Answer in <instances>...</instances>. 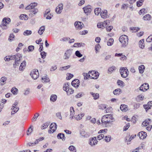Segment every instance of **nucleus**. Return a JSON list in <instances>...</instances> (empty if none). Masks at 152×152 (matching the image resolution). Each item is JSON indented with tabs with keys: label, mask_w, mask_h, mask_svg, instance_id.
<instances>
[{
	"label": "nucleus",
	"mask_w": 152,
	"mask_h": 152,
	"mask_svg": "<svg viewBox=\"0 0 152 152\" xmlns=\"http://www.w3.org/2000/svg\"><path fill=\"white\" fill-rule=\"evenodd\" d=\"M45 30V26H42L40 27L38 31V33L40 35H42Z\"/></svg>",
	"instance_id": "obj_23"
},
{
	"label": "nucleus",
	"mask_w": 152,
	"mask_h": 152,
	"mask_svg": "<svg viewBox=\"0 0 152 152\" xmlns=\"http://www.w3.org/2000/svg\"><path fill=\"white\" fill-rule=\"evenodd\" d=\"M26 62L25 61H23L19 67V70H23L24 68L23 67L26 65Z\"/></svg>",
	"instance_id": "obj_38"
},
{
	"label": "nucleus",
	"mask_w": 152,
	"mask_h": 152,
	"mask_svg": "<svg viewBox=\"0 0 152 152\" xmlns=\"http://www.w3.org/2000/svg\"><path fill=\"white\" fill-rule=\"evenodd\" d=\"M130 30H132L133 32H136L138 31V30H139L140 29V28L138 27H131L130 28Z\"/></svg>",
	"instance_id": "obj_41"
},
{
	"label": "nucleus",
	"mask_w": 152,
	"mask_h": 152,
	"mask_svg": "<svg viewBox=\"0 0 152 152\" xmlns=\"http://www.w3.org/2000/svg\"><path fill=\"white\" fill-rule=\"evenodd\" d=\"M37 4L35 2L31 3L29 4V17L33 16L36 13L38 10L35 7L37 6Z\"/></svg>",
	"instance_id": "obj_2"
},
{
	"label": "nucleus",
	"mask_w": 152,
	"mask_h": 152,
	"mask_svg": "<svg viewBox=\"0 0 152 152\" xmlns=\"http://www.w3.org/2000/svg\"><path fill=\"white\" fill-rule=\"evenodd\" d=\"M69 89L68 83H65L64 85L63 90L66 92Z\"/></svg>",
	"instance_id": "obj_39"
},
{
	"label": "nucleus",
	"mask_w": 152,
	"mask_h": 152,
	"mask_svg": "<svg viewBox=\"0 0 152 152\" xmlns=\"http://www.w3.org/2000/svg\"><path fill=\"white\" fill-rule=\"evenodd\" d=\"M117 83L119 86H122L124 83L122 81L118 80L117 81Z\"/></svg>",
	"instance_id": "obj_64"
},
{
	"label": "nucleus",
	"mask_w": 152,
	"mask_h": 152,
	"mask_svg": "<svg viewBox=\"0 0 152 152\" xmlns=\"http://www.w3.org/2000/svg\"><path fill=\"white\" fill-rule=\"evenodd\" d=\"M72 53V51L70 49L66 50L64 56V58L65 60L68 59Z\"/></svg>",
	"instance_id": "obj_8"
},
{
	"label": "nucleus",
	"mask_w": 152,
	"mask_h": 152,
	"mask_svg": "<svg viewBox=\"0 0 152 152\" xmlns=\"http://www.w3.org/2000/svg\"><path fill=\"white\" fill-rule=\"evenodd\" d=\"M152 41V35L149 36L146 39L147 42H150Z\"/></svg>",
	"instance_id": "obj_58"
},
{
	"label": "nucleus",
	"mask_w": 152,
	"mask_h": 152,
	"mask_svg": "<svg viewBox=\"0 0 152 152\" xmlns=\"http://www.w3.org/2000/svg\"><path fill=\"white\" fill-rule=\"evenodd\" d=\"M151 122V120L150 119H148L145 120V121L143 122L142 123V125L144 126H146L148 125V124Z\"/></svg>",
	"instance_id": "obj_21"
},
{
	"label": "nucleus",
	"mask_w": 152,
	"mask_h": 152,
	"mask_svg": "<svg viewBox=\"0 0 152 152\" xmlns=\"http://www.w3.org/2000/svg\"><path fill=\"white\" fill-rule=\"evenodd\" d=\"M142 2L140 1H138L137 2V7H140L142 5Z\"/></svg>",
	"instance_id": "obj_63"
},
{
	"label": "nucleus",
	"mask_w": 152,
	"mask_h": 152,
	"mask_svg": "<svg viewBox=\"0 0 152 152\" xmlns=\"http://www.w3.org/2000/svg\"><path fill=\"white\" fill-rule=\"evenodd\" d=\"M88 31L87 30H84L82 31H80L79 34L80 35H83L87 34Z\"/></svg>",
	"instance_id": "obj_62"
},
{
	"label": "nucleus",
	"mask_w": 152,
	"mask_h": 152,
	"mask_svg": "<svg viewBox=\"0 0 152 152\" xmlns=\"http://www.w3.org/2000/svg\"><path fill=\"white\" fill-rule=\"evenodd\" d=\"M151 15L149 14H146L143 17V19L145 20H149L151 19Z\"/></svg>",
	"instance_id": "obj_31"
},
{
	"label": "nucleus",
	"mask_w": 152,
	"mask_h": 152,
	"mask_svg": "<svg viewBox=\"0 0 152 152\" xmlns=\"http://www.w3.org/2000/svg\"><path fill=\"white\" fill-rule=\"evenodd\" d=\"M57 127V125L54 123L51 124L50 126V128L52 130H53V132H55L56 129Z\"/></svg>",
	"instance_id": "obj_17"
},
{
	"label": "nucleus",
	"mask_w": 152,
	"mask_h": 152,
	"mask_svg": "<svg viewBox=\"0 0 152 152\" xmlns=\"http://www.w3.org/2000/svg\"><path fill=\"white\" fill-rule=\"evenodd\" d=\"M99 109L102 110H104L106 108L105 105L102 104L99 105Z\"/></svg>",
	"instance_id": "obj_52"
},
{
	"label": "nucleus",
	"mask_w": 152,
	"mask_h": 152,
	"mask_svg": "<svg viewBox=\"0 0 152 152\" xmlns=\"http://www.w3.org/2000/svg\"><path fill=\"white\" fill-rule=\"evenodd\" d=\"M57 96L55 94L51 95L50 97V100L53 102H55L57 100Z\"/></svg>",
	"instance_id": "obj_29"
},
{
	"label": "nucleus",
	"mask_w": 152,
	"mask_h": 152,
	"mask_svg": "<svg viewBox=\"0 0 152 152\" xmlns=\"http://www.w3.org/2000/svg\"><path fill=\"white\" fill-rule=\"evenodd\" d=\"M50 12V9H47L46 10L44 13V17L46 16Z\"/></svg>",
	"instance_id": "obj_60"
},
{
	"label": "nucleus",
	"mask_w": 152,
	"mask_h": 152,
	"mask_svg": "<svg viewBox=\"0 0 152 152\" xmlns=\"http://www.w3.org/2000/svg\"><path fill=\"white\" fill-rule=\"evenodd\" d=\"M144 98V96L142 95L138 96L136 98V101L137 102H140L142 101Z\"/></svg>",
	"instance_id": "obj_24"
},
{
	"label": "nucleus",
	"mask_w": 152,
	"mask_h": 152,
	"mask_svg": "<svg viewBox=\"0 0 152 152\" xmlns=\"http://www.w3.org/2000/svg\"><path fill=\"white\" fill-rule=\"evenodd\" d=\"M106 28V30L107 31L110 32L113 28V27L112 26H110L108 27H107L106 26H105Z\"/></svg>",
	"instance_id": "obj_61"
},
{
	"label": "nucleus",
	"mask_w": 152,
	"mask_h": 152,
	"mask_svg": "<svg viewBox=\"0 0 152 152\" xmlns=\"http://www.w3.org/2000/svg\"><path fill=\"white\" fill-rule=\"evenodd\" d=\"M113 39L112 38H110L107 42V45L109 46H111L113 44Z\"/></svg>",
	"instance_id": "obj_35"
},
{
	"label": "nucleus",
	"mask_w": 152,
	"mask_h": 152,
	"mask_svg": "<svg viewBox=\"0 0 152 152\" xmlns=\"http://www.w3.org/2000/svg\"><path fill=\"white\" fill-rule=\"evenodd\" d=\"M127 106L125 104H121L120 107V109L123 111H126L128 109H127Z\"/></svg>",
	"instance_id": "obj_27"
},
{
	"label": "nucleus",
	"mask_w": 152,
	"mask_h": 152,
	"mask_svg": "<svg viewBox=\"0 0 152 152\" xmlns=\"http://www.w3.org/2000/svg\"><path fill=\"white\" fill-rule=\"evenodd\" d=\"M97 142V140H96V137H94L90 138L89 144L91 146H93L96 145Z\"/></svg>",
	"instance_id": "obj_10"
},
{
	"label": "nucleus",
	"mask_w": 152,
	"mask_h": 152,
	"mask_svg": "<svg viewBox=\"0 0 152 152\" xmlns=\"http://www.w3.org/2000/svg\"><path fill=\"white\" fill-rule=\"evenodd\" d=\"M71 84L75 87L77 88L80 85V81L78 79H75L72 81Z\"/></svg>",
	"instance_id": "obj_12"
},
{
	"label": "nucleus",
	"mask_w": 152,
	"mask_h": 152,
	"mask_svg": "<svg viewBox=\"0 0 152 152\" xmlns=\"http://www.w3.org/2000/svg\"><path fill=\"white\" fill-rule=\"evenodd\" d=\"M11 91L13 94L16 95L18 94V89L15 87H13L12 88Z\"/></svg>",
	"instance_id": "obj_33"
},
{
	"label": "nucleus",
	"mask_w": 152,
	"mask_h": 152,
	"mask_svg": "<svg viewBox=\"0 0 152 152\" xmlns=\"http://www.w3.org/2000/svg\"><path fill=\"white\" fill-rule=\"evenodd\" d=\"M89 73L91 75V78L95 79H96L98 78L99 74L98 72L95 71H90Z\"/></svg>",
	"instance_id": "obj_7"
},
{
	"label": "nucleus",
	"mask_w": 152,
	"mask_h": 152,
	"mask_svg": "<svg viewBox=\"0 0 152 152\" xmlns=\"http://www.w3.org/2000/svg\"><path fill=\"white\" fill-rule=\"evenodd\" d=\"M143 107L145 108L146 111H147L149 109L151 108V107H152V101L148 102V103L147 105H144Z\"/></svg>",
	"instance_id": "obj_16"
},
{
	"label": "nucleus",
	"mask_w": 152,
	"mask_h": 152,
	"mask_svg": "<svg viewBox=\"0 0 152 152\" xmlns=\"http://www.w3.org/2000/svg\"><path fill=\"white\" fill-rule=\"evenodd\" d=\"M46 54L47 53L44 51L41 52L40 54L42 58L43 59H44L46 56Z\"/></svg>",
	"instance_id": "obj_53"
},
{
	"label": "nucleus",
	"mask_w": 152,
	"mask_h": 152,
	"mask_svg": "<svg viewBox=\"0 0 152 152\" xmlns=\"http://www.w3.org/2000/svg\"><path fill=\"white\" fill-rule=\"evenodd\" d=\"M61 114V112H58L56 114V117L60 120H61L62 119V117Z\"/></svg>",
	"instance_id": "obj_50"
},
{
	"label": "nucleus",
	"mask_w": 152,
	"mask_h": 152,
	"mask_svg": "<svg viewBox=\"0 0 152 152\" xmlns=\"http://www.w3.org/2000/svg\"><path fill=\"white\" fill-rule=\"evenodd\" d=\"M20 56L19 53H17L15 55L10 56V60H15V58H16V56Z\"/></svg>",
	"instance_id": "obj_45"
},
{
	"label": "nucleus",
	"mask_w": 152,
	"mask_h": 152,
	"mask_svg": "<svg viewBox=\"0 0 152 152\" xmlns=\"http://www.w3.org/2000/svg\"><path fill=\"white\" fill-rule=\"evenodd\" d=\"M128 36L125 35H122L119 38V40L122 44V47H126L128 45Z\"/></svg>",
	"instance_id": "obj_3"
},
{
	"label": "nucleus",
	"mask_w": 152,
	"mask_h": 152,
	"mask_svg": "<svg viewBox=\"0 0 152 152\" xmlns=\"http://www.w3.org/2000/svg\"><path fill=\"white\" fill-rule=\"evenodd\" d=\"M145 69V67L143 65L140 66L138 67V69L139 73L141 74H142L144 72V70Z\"/></svg>",
	"instance_id": "obj_26"
},
{
	"label": "nucleus",
	"mask_w": 152,
	"mask_h": 152,
	"mask_svg": "<svg viewBox=\"0 0 152 152\" xmlns=\"http://www.w3.org/2000/svg\"><path fill=\"white\" fill-rule=\"evenodd\" d=\"M30 75L33 79H36L39 76L38 70L37 69L33 70L30 73Z\"/></svg>",
	"instance_id": "obj_6"
},
{
	"label": "nucleus",
	"mask_w": 152,
	"mask_h": 152,
	"mask_svg": "<svg viewBox=\"0 0 152 152\" xmlns=\"http://www.w3.org/2000/svg\"><path fill=\"white\" fill-rule=\"evenodd\" d=\"M83 9L84 10V12L87 15H88V14L90 13L92 10L91 6L90 5H88L83 7Z\"/></svg>",
	"instance_id": "obj_14"
},
{
	"label": "nucleus",
	"mask_w": 152,
	"mask_h": 152,
	"mask_svg": "<svg viewBox=\"0 0 152 152\" xmlns=\"http://www.w3.org/2000/svg\"><path fill=\"white\" fill-rule=\"evenodd\" d=\"M74 90L72 88H69L68 90L66 91L67 94L68 95H70L74 93Z\"/></svg>",
	"instance_id": "obj_43"
},
{
	"label": "nucleus",
	"mask_w": 152,
	"mask_h": 152,
	"mask_svg": "<svg viewBox=\"0 0 152 152\" xmlns=\"http://www.w3.org/2000/svg\"><path fill=\"white\" fill-rule=\"evenodd\" d=\"M101 9L100 8H97L95 9L94 10V13L95 14L98 15L101 12Z\"/></svg>",
	"instance_id": "obj_34"
},
{
	"label": "nucleus",
	"mask_w": 152,
	"mask_h": 152,
	"mask_svg": "<svg viewBox=\"0 0 152 152\" xmlns=\"http://www.w3.org/2000/svg\"><path fill=\"white\" fill-rule=\"evenodd\" d=\"M107 11L106 10H105L102 11L100 14L102 18H106L107 16Z\"/></svg>",
	"instance_id": "obj_20"
},
{
	"label": "nucleus",
	"mask_w": 152,
	"mask_h": 152,
	"mask_svg": "<svg viewBox=\"0 0 152 152\" xmlns=\"http://www.w3.org/2000/svg\"><path fill=\"white\" fill-rule=\"evenodd\" d=\"M84 114L83 113H81L79 115H78L76 117H75L76 120H79L81 119L84 116Z\"/></svg>",
	"instance_id": "obj_36"
},
{
	"label": "nucleus",
	"mask_w": 152,
	"mask_h": 152,
	"mask_svg": "<svg viewBox=\"0 0 152 152\" xmlns=\"http://www.w3.org/2000/svg\"><path fill=\"white\" fill-rule=\"evenodd\" d=\"M80 135L84 137H87L88 135L86 134V133L83 130H82L80 132Z\"/></svg>",
	"instance_id": "obj_44"
},
{
	"label": "nucleus",
	"mask_w": 152,
	"mask_h": 152,
	"mask_svg": "<svg viewBox=\"0 0 152 152\" xmlns=\"http://www.w3.org/2000/svg\"><path fill=\"white\" fill-rule=\"evenodd\" d=\"M149 86L147 83H145L140 86L139 90L142 91H145L148 89Z\"/></svg>",
	"instance_id": "obj_9"
},
{
	"label": "nucleus",
	"mask_w": 152,
	"mask_h": 152,
	"mask_svg": "<svg viewBox=\"0 0 152 152\" xmlns=\"http://www.w3.org/2000/svg\"><path fill=\"white\" fill-rule=\"evenodd\" d=\"M139 47L142 48H143L145 47V44H144V39H142L139 41Z\"/></svg>",
	"instance_id": "obj_25"
},
{
	"label": "nucleus",
	"mask_w": 152,
	"mask_h": 152,
	"mask_svg": "<svg viewBox=\"0 0 152 152\" xmlns=\"http://www.w3.org/2000/svg\"><path fill=\"white\" fill-rule=\"evenodd\" d=\"M50 123L48 122H46L44 123L41 126V128L42 129H44L47 128L48 125H49Z\"/></svg>",
	"instance_id": "obj_37"
},
{
	"label": "nucleus",
	"mask_w": 152,
	"mask_h": 152,
	"mask_svg": "<svg viewBox=\"0 0 152 152\" xmlns=\"http://www.w3.org/2000/svg\"><path fill=\"white\" fill-rule=\"evenodd\" d=\"M10 22V18H4L3 19L1 24L0 27L3 29H6L7 28V25Z\"/></svg>",
	"instance_id": "obj_4"
},
{
	"label": "nucleus",
	"mask_w": 152,
	"mask_h": 152,
	"mask_svg": "<svg viewBox=\"0 0 152 152\" xmlns=\"http://www.w3.org/2000/svg\"><path fill=\"white\" fill-rule=\"evenodd\" d=\"M90 93L94 97V99H97L99 97V94L98 93L94 94L92 92H91Z\"/></svg>",
	"instance_id": "obj_40"
},
{
	"label": "nucleus",
	"mask_w": 152,
	"mask_h": 152,
	"mask_svg": "<svg viewBox=\"0 0 152 152\" xmlns=\"http://www.w3.org/2000/svg\"><path fill=\"white\" fill-rule=\"evenodd\" d=\"M15 36L13 34H11L9 36V41H11L13 40Z\"/></svg>",
	"instance_id": "obj_56"
},
{
	"label": "nucleus",
	"mask_w": 152,
	"mask_h": 152,
	"mask_svg": "<svg viewBox=\"0 0 152 152\" xmlns=\"http://www.w3.org/2000/svg\"><path fill=\"white\" fill-rule=\"evenodd\" d=\"M120 73L122 77L125 78L129 74L128 69L125 67L121 68L120 69Z\"/></svg>",
	"instance_id": "obj_5"
},
{
	"label": "nucleus",
	"mask_w": 152,
	"mask_h": 152,
	"mask_svg": "<svg viewBox=\"0 0 152 152\" xmlns=\"http://www.w3.org/2000/svg\"><path fill=\"white\" fill-rule=\"evenodd\" d=\"M111 138V137L110 136L108 135V136H106L105 137L104 140L106 142H108L110 141Z\"/></svg>",
	"instance_id": "obj_46"
},
{
	"label": "nucleus",
	"mask_w": 152,
	"mask_h": 152,
	"mask_svg": "<svg viewBox=\"0 0 152 152\" xmlns=\"http://www.w3.org/2000/svg\"><path fill=\"white\" fill-rule=\"evenodd\" d=\"M22 57L21 54H20V56H16V58H15V64H16L17 62H18L20 60V58Z\"/></svg>",
	"instance_id": "obj_55"
},
{
	"label": "nucleus",
	"mask_w": 152,
	"mask_h": 152,
	"mask_svg": "<svg viewBox=\"0 0 152 152\" xmlns=\"http://www.w3.org/2000/svg\"><path fill=\"white\" fill-rule=\"evenodd\" d=\"M114 118L110 114L106 115L103 116L101 119L102 124L105 127H109L112 122L114 121Z\"/></svg>",
	"instance_id": "obj_1"
},
{
	"label": "nucleus",
	"mask_w": 152,
	"mask_h": 152,
	"mask_svg": "<svg viewBox=\"0 0 152 152\" xmlns=\"http://www.w3.org/2000/svg\"><path fill=\"white\" fill-rule=\"evenodd\" d=\"M7 80V78L5 77H2L0 80L2 82L4 83V84L6 83Z\"/></svg>",
	"instance_id": "obj_51"
},
{
	"label": "nucleus",
	"mask_w": 152,
	"mask_h": 152,
	"mask_svg": "<svg viewBox=\"0 0 152 152\" xmlns=\"http://www.w3.org/2000/svg\"><path fill=\"white\" fill-rule=\"evenodd\" d=\"M121 93V89L120 88L115 89L113 91V93L115 95H119Z\"/></svg>",
	"instance_id": "obj_28"
},
{
	"label": "nucleus",
	"mask_w": 152,
	"mask_h": 152,
	"mask_svg": "<svg viewBox=\"0 0 152 152\" xmlns=\"http://www.w3.org/2000/svg\"><path fill=\"white\" fill-rule=\"evenodd\" d=\"M116 68L115 67L113 66L108 68L107 71L108 73L111 74L112 73L113 71L115 70Z\"/></svg>",
	"instance_id": "obj_22"
},
{
	"label": "nucleus",
	"mask_w": 152,
	"mask_h": 152,
	"mask_svg": "<svg viewBox=\"0 0 152 152\" xmlns=\"http://www.w3.org/2000/svg\"><path fill=\"white\" fill-rule=\"evenodd\" d=\"M104 137V135L103 134H99L97 137V139L98 140H100L102 139Z\"/></svg>",
	"instance_id": "obj_57"
},
{
	"label": "nucleus",
	"mask_w": 152,
	"mask_h": 152,
	"mask_svg": "<svg viewBox=\"0 0 152 152\" xmlns=\"http://www.w3.org/2000/svg\"><path fill=\"white\" fill-rule=\"evenodd\" d=\"M19 18L21 20H26L28 19V17L26 15L22 14L20 16Z\"/></svg>",
	"instance_id": "obj_30"
},
{
	"label": "nucleus",
	"mask_w": 152,
	"mask_h": 152,
	"mask_svg": "<svg viewBox=\"0 0 152 152\" xmlns=\"http://www.w3.org/2000/svg\"><path fill=\"white\" fill-rule=\"evenodd\" d=\"M11 109L12 110L11 112V114H14L19 110V108L18 107H15L14 105H12Z\"/></svg>",
	"instance_id": "obj_18"
},
{
	"label": "nucleus",
	"mask_w": 152,
	"mask_h": 152,
	"mask_svg": "<svg viewBox=\"0 0 152 152\" xmlns=\"http://www.w3.org/2000/svg\"><path fill=\"white\" fill-rule=\"evenodd\" d=\"M84 94L83 92H80L75 96V97L77 98H80Z\"/></svg>",
	"instance_id": "obj_54"
},
{
	"label": "nucleus",
	"mask_w": 152,
	"mask_h": 152,
	"mask_svg": "<svg viewBox=\"0 0 152 152\" xmlns=\"http://www.w3.org/2000/svg\"><path fill=\"white\" fill-rule=\"evenodd\" d=\"M39 114L38 113H36L35 115L32 118V121L34 122L36 121L37 118H38V116H39Z\"/></svg>",
	"instance_id": "obj_49"
},
{
	"label": "nucleus",
	"mask_w": 152,
	"mask_h": 152,
	"mask_svg": "<svg viewBox=\"0 0 152 152\" xmlns=\"http://www.w3.org/2000/svg\"><path fill=\"white\" fill-rule=\"evenodd\" d=\"M146 135L147 134L146 132L143 131H141L139 132L137 135L141 139H143L145 138Z\"/></svg>",
	"instance_id": "obj_15"
},
{
	"label": "nucleus",
	"mask_w": 152,
	"mask_h": 152,
	"mask_svg": "<svg viewBox=\"0 0 152 152\" xmlns=\"http://www.w3.org/2000/svg\"><path fill=\"white\" fill-rule=\"evenodd\" d=\"M82 24H83V23L79 21L75 22L74 23V25L75 28L78 29H80L82 28L83 27Z\"/></svg>",
	"instance_id": "obj_13"
},
{
	"label": "nucleus",
	"mask_w": 152,
	"mask_h": 152,
	"mask_svg": "<svg viewBox=\"0 0 152 152\" xmlns=\"http://www.w3.org/2000/svg\"><path fill=\"white\" fill-rule=\"evenodd\" d=\"M68 149L70 151H72L73 152H76V148L73 145L69 146Z\"/></svg>",
	"instance_id": "obj_42"
},
{
	"label": "nucleus",
	"mask_w": 152,
	"mask_h": 152,
	"mask_svg": "<svg viewBox=\"0 0 152 152\" xmlns=\"http://www.w3.org/2000/svg\"><path fill=\"white\" fill-rule=\"evenodd\" d=\"M140 104L139 103H135L134 104V109H137L139 108L140 106Z\"/></svg>",
	"instance_id": "obj_59"
},
{
	"label": "nucleus",
	"mask_w": 152,
	"mask_h": 152,
	"mask_svg": "<svg viewBox=\"0 0 152 152\" xmlns=\"http://www.w3.org/2000/svg\"><path fill=\"white\" fill-rule=\"evenodd\" d=\"M84 45V43H75L74 44V45H73V47H80L81 46H83V45Z\"/></svg>",
	"instance_id": "obj_47"
},
{
	"label": "nucleus",
	"mask_w": 152,
	"mask_h": 152,
	"mask_svg": "<svg viewBox=\"0 0 152 152\" xmlns=\"http://www.w3.org/2000/svg\"><path fill=\"white\" fill-rule=\"evenodd\" d=\"M63 4L62 3L59 4L58 6L56 7V12L57 13L60 14L63 9Z\"/></svg>",
	"instance_id": "obj_11"
},
{
	"label": "nucleus",
	"mask_w": 152,
	"mask_h": 152,
	"mask_svg": "<svg viewBox=\"0 0 152 152\" xmlns=\"http://www.w3.org/2000/svg\"><path fill=\"white\" fill-rule=\"evenodd\" d=\"M108 22L109 23V22L107 20L106 21H104V22H103L102 24H100V25L97 24V26L98 28H102V26H103V27H104L105 26H106V25L107 24Z\"/></svg>",
	"instance_id": "obj_32"
},
{
	"label": "nucleus",
	"mask_w": 152,
	"mask_h": 152,
	"mask_svg": "<svg viewBox=\"0 0 152 152\" xmlns=\"http://www.w3.org/2000/svg\"><path fill=\"white\" fill-rule=\"evenodd\" d=\"M75 55L79 58L83 56L82 54H81L80 51L78 50H77L75 52Z\"/></svg>",
	"instance_id": "obj_48"
},
{
	"label": "nucleus",
	"mask_w": 152,
	"mask_h": 152,
	"mask_svg": "<svg viewBox=\"0 0 152 152\" xmlns=\"http://www.w3.org/2000/svg\"><path fill=\"white\" fill-rule=\"evenodd\" d=\"M57 137L58 139H61L63 141H64L66 138L64 134L62 133H59L57 135Z\"/></svg>",
	"instance_id": "obj_19"
}]
</instances>
